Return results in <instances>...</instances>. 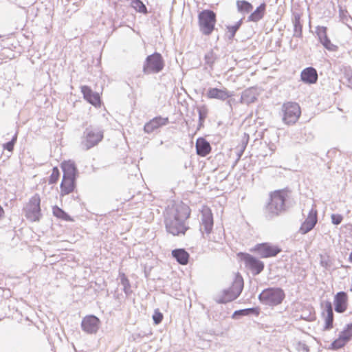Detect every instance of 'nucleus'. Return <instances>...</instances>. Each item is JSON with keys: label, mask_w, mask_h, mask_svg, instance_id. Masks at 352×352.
<instances>
[{"label": "nucleus", "mask_w": 352, "mask_h": 352, "mask_svg": "<svg viewBox=\"0 0 352 352\" xmlns=\"http://www.w3.org/2000/svg\"><path fill=\"white\" fill-rule=\"evenodd\" d=\"M191 214L190 208L182 201L168 206L164 213V225L168 233L173 236L185 235L189 227L187 220Z\"/></svg>", "instance_id": "obj_1"}, {"label": "nucleus", "mask_w": 352, "mask_h": 352, "mask_svg": "<svg viewBox=\"0 0 352 352\" xmlns=\"http://www.w3.org/2000/svg\"><path fill=\"white\" fill-rule=\"evenodd\" d=\"M60 167L63 176L60 185V195L64 197L73 192L76 188L77 169L74 163L70 160L62 162Z\"/></svg>", "instance_id": "obj_2"}, {"label": "nucleus", "mask_w": 352, "mask_h": 352, "mask_svg": "<svg viewBox=\"0 0 352 352\" xmlns=\"http://www.w3.org/2000/svg\"><path fill=\"white\" fill-rule=\"evenodd\" d=\"M288 189H280L270 194V201L266 206V212L270 216H277L285 210V201L289 197Z\"/></svg>", "instance_id": "obj_3"}, {"label": "nucleus", "mask_w": 352, "mask_h": 352, "mask_svg": "<svg viewBox=\"0 0 352 352\" xmlns=\"http://www.w3.org/2000/svg\"><path fill=\"white\" fill-rule=\"evenodd\" d=\"M214 217L212 210L208 206H203L200 210L199 231L203 238L212 241L211 234L213 230Z\"/></svg>", "instance_id": "obj_4"}, {"label": "nucleus", "mask_w": 352, "mask_h": 352, "mask_svg": "<svg viewBox=\"0 0 352 352\" xmlns=\"http://www.w3.org/2000/svg\"><path fill=\"white\" fill-rule=\"evenodd\" d=\"M217 14L211 10H204L198 14V25L201 34L210 36L215 30Z\"/></svg>", "instance_id": "obj_5"}, {"label": "nucleus", "mask_w": 352, "mask_h": 352, "mask_svg": "<svg viewBox=\"0 0 352 352\" xmlns=\"http://www.w3.org/2000/svg\"><path fill=\"white\" fill-rule=\"evenodd\" d=\"M243 288V279L239 274H236L234 278L232 285L225 289L219 296L217 301L219 303H227L231 302L241 294Z\"/></svg>", "instance_id": "obj_6"}, {"label": "nucleus", "mask_w": 352, "mask_h": 352, "mask_svg": "<svg viewBox=\"0 0 352 352\" xmlns=\"http://www.w3.org/2000/svg\"><path fill=\"white\" fill-rule=\"evenodd\" d=\"M285 298L284 291L277 287L265 289L258 296L262 303L272 307L281 304Z\"/></svg>", "instance_id": "obj_7"}, {"label": "nucleus", "mask_w": 352, "mask_h": 352, "mask_svg": "<svg viewBox=\"0 0 352 352\" xmlns=\"http://www.w3.org/2000/svg\"><path fill=\"white\" fill-rule=\"evenodd\" d=\"M281 111L283 122L287 125L296 124L301 116L300 107L295 102H284Z\"/></svg>", "instance_id": "obj_8"}, {"label": "nucleus", "mask_w": 352, "mask_h": 352, "mask_svg": "<svg viewBox=\"0 0 352 352\" xmlns=\"http://www.w3.org/2000/svg\"><path fill=\"white\" fill-rule=\"evenodd\" d=\"M27 219L31 221H38L41 217V197L36 194L32 196L24 208Z\"/></svg>", "instance_id": "obj_9"}, {"label": "nucleus", "mask_w": 352, "mask_h": 352, "mask_svg": "<svg viewBox=\"0 0 352 352\" xmlns=\"http://www.w3.org/2000/svg\"><path fill=\"white\" fill-rule=\"evenodd\" d=\"M164 67V62L162 55L155 52L146 57L143 66V72L145 74L158 73Z\"/></svg>", "instance_id": "obj_10"}, {"label": "nucleus", "mask_w": 352, "mask_h": 352, "mask_svg": "<svg viewBox=\"0 0 352 352\" xmlns=\"http://www.w3.org/2000/svg\"><path fill=\"white\" fill-rule=\"evenodd\" d=\"M102 138V131L98 129H87L85 132L82 145L85 149H89L101 142Z\"/></svg>", "instance_id": "obj_11"}, {"label": "nucleus", "mask_w": 352, "mask_h": 352, "mask_svg": "<svg viewBox=\"0 0 352 352\" xmlns=\"http://www.w3.org/2000/svg\"><path fill=\"white\" fill-rule=\"evenodd\" d=\"M242 261L247 268L252 271L254 274H258L263 268V263L256 258L248 254H241Z\"/></svg>", "instance_id": "obj_12"}, {"label": "nucleus", "mask_w": 352, "mask_h": 352, "mask_svg": "<svg viewBox=\"0 0 352 352\" xmlns=\"http://www.w3.org/2000/svg\"><path fill=\"white\" fill-rule=\"evenodd\" d=\"M255 250L262 258L273 257L281 252V249L278 246L267 243L257 245Z\"/></svg>", "instance_id": "obj_13"}, {"label": "nucleus", "mask_w": 352, "mask_h": 352, "mask_svg": "<svg viewBox=\"0 0 352 352\" xmlns=\"http://www.w3.org/2000/svg\"><path fill=\"white\" fill-rule=\"evenodd\" d=\"M100 320L93 315L85 316L81 322L82 330L88 333H96L99 327Z\"/></svg>", "instance_id": "obj_14"}, {"label": "nucleus", "mask_w": 352, "mask_h": 352, "mask_svg": "<svg viewBox=\"0 0 352 352\" xmlns=\"http://www.w3.org/2000/svg\"><path fill=\"white\" fill-rule=\"evenodd\" d=\"M351 338L352 329L348 326L340 333L338 338L331 343V349L338 350L343 347Z\"/></svg>", "instance_id": "obj_15"}, {"label": "nucleus", "mask_w": 352, "mask_h": 352, "mask_svg": "<svg viewBox=\"0 0 352 352\" xmlns=\"http://www.w3.org/2000/svg\"><path fill=\"white\" fill-rule=\"evenodd\" d=\"M80 89L84 98L88 102L96 107H100L101 106V99L98 93L94 92L89 87L86 85L82 86Z\"/></svg>", "instance_id": "obj_16"}, {"label": "nucleus", "mask_w": 352, "mask_h": 352, "mask_svg": "<svg viewBox=\"0 0 352 352\" xmlns=\"http://www.w3.org/2000/svg\"><path fill=\"white\" fill-rule=\"evenodd\" d=\"M318 221V217H317V211L316 210H311L307 217V219L305 220V221L302 223L299 232L302 234H305L306 233L311 231Z\"/></svg>", "instance_id": "obj_17"}, {"label": "nucleus", "mask_w": 352, "mask_h": 352, "mask_svg": "<svg viewBox=\"0 0 352 352\" xmlns=\"http://www.w3.org/2000/svg\"><path fill=\"white\" fill-rule=\"evenodd\" d=\"M335 310L338 313L344 312L348 307V295L344 292L337 293L333 299Z\"/></svg>", "instance_id": "obj_18"}, {"label": "nucleus", "mask_w": 352, "mask_h": 352, "mask_svg": "<svg viewBox=\"0 0 352 352\" xmlns=\"http://www.w3.org/2000/svg\"><path fill=\"white\" fill-rule=\"evenodd\" d=\"M209 99L226 100L232 96V94L226 89L210 88L206 94Z\"/></svg>", "instance_id": "obj_19"}, {"label": "nucleus", "mask_w": 352, "mask_h": 352, "mask_svg": "<svg viewBox=\"0 0 352 352\" xmlns=\"http://www.w3.org/2000/svg\"><path fill=\"white\" fill-rule=\"evenodd\" d=\"M168 122V118L157 116L146 122L144 126V130L146 133H151L160 127L166 125Z\"/></svg>", "instance_id": "obj_20"}, {"label": "nucleus", "mask_w": 352, "mask_h": 352, "mask_svg": "<svg viewBox=\"0 0 352 352\" xmlns=\"http://www.w3.org/2000/svg\"><path fill=\"white\" fill-rule=\"evenodd\" d=\"M195 147L197 154L201 157H206L212 151L210 143L204 138H199L197 140Z\"/></svg>", "instance_id": "obj_21"}, {"label": "nucleus", "mask_w": 352, "mask_h": 352, "mask_svg": "<svg viewBox=\"0 0 352 352\" xmlns=\"http://www.w3.org/2000/svg\"><path fill=\"white\" fill-rule=\"evenodd\" d=\"M258 96V92L256 88L250 87L244 90L241 94L240 101L241 103L250 104L254 103Z\"/></svg>", "instance_id": "obj_22"}, {"label": "nucleus", "mask_w": 352, "mask_h": 352, "mask_svg": "<svg viewBox=\"0 0 352 352\" xmlns=\"http://www.w3.org/2000/svg\"><path fill=\"white\" fill-rule=\"evenodd\" d=\"M300 78L304 82L313 84L318 80V74L314 68L307 67L302 71Z\"/></svg>", "instance_id": "obj_23"}, {"label": "nucleus", "mask_w": 352, "mask_h": 352, "mask_svg": "<svg viewBox=\"0 0 352 352\" xmlns=\"http://www.w3.org/2000/svg\"><path fill=\"white\" fill-rule=\"evenodd\" d=\"M171 254L180 265H186L188 263L190 254L184 249L179 248L173 250Z\"/></svg>", "instance_id": "obj_24"}, {"label": "nucleus", "mask_w": 352, "mask_h": 352, "mask_svg": "<svg viewBox=\"0 0 352 352\" xmlns=\"http://www.w3.org/2000/svg\"><path fill=\"white\" fill-rule=\"evenodd\" d=\"M266 10L265 3H261L248 16L249 21L257 22L262 19Z\"/></svg>", "instance_id": "obj_25"}, {"label": "nucleus", "mask_w": 352, "mask_h": 352, "mask_svg": "<svg viewBox=\"0 0 352 352\" xmlns=\"http://www.w3.org/2000/svg\"><path fill=\"white\" fill-rule=\"evenodd\" d=\"M327 316L324 318V330H329L333 328V312L331 302L326 305Z\"/></svg>", "instance_id": "obj_26"}, {"label": "nucleus", "mask_w": 352, "mask_h": 352, "mask_svg": "<svg viewBox=\"0 0 352 352\" xmlns=\"http://www.w3.org/2000/svg\"><path fill=\"white\" fill-rule=\"evenodd\" d=\"M236 6L237 11L241 14L250 13L253 8L252 5L245 0L236 1Z\"/></svg>", "instance_id": "obj_27"}, {"label": "nucleus", "mask_w": 352, "mask_h": 352, "mask_svg": "<svg viewBox=\"0 0 352 352\" xmlns=\"http://www.w3.org/2000/svg\"><path fill=\"white\" fill-rule=\"evenodd\" d=\"M53 214L58 219L65 221H74V219L72 218L67 213L62 210L58 206H54L52 208Z\"/></svg>", "instance_id": "obj_28"}, {"label": "nucleus", "mask_w": 352, "mask_h": 352, "mask_svg": "<svg viewBox=\"0 0 352 352\" xmlns=\"http://www.w3.org/2000/svg\"><path fill=\"white\" fill-rule=\"evenodd\" d=\"M131 6L137 12L142 13L147 12L146 7L140 0H133Z\"/></svg>", "instance_id": "obj_29"}, {"label": "nucleus", "mask_w": 352, "mask_h": 352, "mask_svg": "<svg viewBox=\"0 0 352 352\" xmlns=\"http://www.w3.org/2000/svg\"><path fill=\"white\" fill-rule=\"evenodd\" d=\"M60 177V172L57 167H54L52 168V173L50 175L48 183L50 184H56Z\"/></svg>", "instance_id": "obj_30"}, {"label": "nucleus", "mask_w": 352, "mask_h": 352, "mask_svg": "<svg viewBox=\"0 0 352 352\" xmlns=\"http://www.w3.org/2000/svg\"><path fill=\"white\" fill-rule=\"evenodd\" d=\"M320 43L329 51L336 52L338 50V46L333 44L329 37L322 39Z\"/></svg>", "instance_id": "obj_31"}, {"label": "nucleus", "mask_w": 352, "mask_h": 352, "mask_svg": "<svg viewBox=\"0 0 352 352\" xmlns=\"http://www.w3.org/2000/svg\"><path fill=\"white\" fill-rule=\"evenodd\" d=\"M241 25V21H240L237 22L234 25H231V26H228L227 27L228 32L230 34V38H234V36H235L236 32H237V30L240 28Z\"/></svg>", "instance_id": "obj_32"}, {"label": "nucleus", "mask_w": 352, "mask_h": 352, "mask_svg": "<svg viewBox=\"0 0 352 352\" xmlns=\"http://www.w3.org/2000/svg\"><path fill=\"white\" fill-rule=\"evenodd\" d=\"M317 34L319 37L320 41L327 38V28L326 27H318L317 28Z\"/></svg>", "instance_id": "obj_33"}, {"label": "nucleus", "mask_w": 352, "mask_h": 352, "mask_svg": "<svg viewBox=\"0 0 352 352\" xmlns=\"http://www.w3.org/2000/svg\"><path fill=\"white\" fill-rule=\"evenodd\" d=\"M164 318L163 314L158 310L156 309L153 315V319L155 324H160Z\"/></svg>", "instance_id": "obj_34"}, {"label": "nucleus", "mask_w": 352, "mask_h": 352, "mask_svg": "<svg viewBox=\"0 0 352 352\" xmlns=\"http://www.w3.org/2000/svg\"><path fill=\"white\" fill-rule=\"evenodd\" d=\"M254 312V309H245L238 310L234 312L232 318H234L236 316H245Z\"/></svg>", "instance_id": "obj_35"}, {"label": "nucleus", "mask_w": 352, "mask_h": 352, "mask_svg": "<svg viewBox=\"0 0 352 352\" xmlns=\"http://www.w3.org/2000/svg\"><path fill=\"white\" fill-rule=\"evenodd\" d=\"M331 219L333 224L338 225L342 221L343 217L339 214H332Z\"/></svg>", "instance_id": "obj_36"}, {"label": "nucleus", "mask_w": 352, "mask_h": 352, "mask_svg": "<svg viewBox=\"0 0 352 352\" xmlns=\"http://www.w3.org/2000/svg\"><path fill=\"white\" fill-rule=\"evenodd\" d=\"M16 140V138L15 137L10 142H8L6 144H3V148L10 152L12 151L14 149V146Z\"/></svg>", "instance_id": "obj_37"}, {"label": "nucleus", "mask_w": 352, "mask_h": 352, "mask_svg": "<svg viewBox=\"0 0 352 352\" xmlns=\"http://www.w3.org/2000/svg\"><path fill=\"white\" fill-rule=\"evenodd\" d=\"M205 59H206V61L207 64H208V65L213 64V63L214 61V56L213 52H210V53L206 54L205 56Z\"/></svg>", "instance_id": "obj_38"}, {"label": "nucleus", "mask_w": 352, "mask_h": 352, "mask_svg": "<svg viewBox=\"0 0 352 352\" xmlns=\"http://www.w3.org/2000/svg\"><path fill=\"white\" fill-rule=\"evenodd\" d=\"M206 112H203L202 111H199V122H200L201 125L203 124L204 120L206 118Z\"/></svg>", "instance_id": "obj_39"}, {"label": "nucleus", "mask_w": 352, "mask_h": 352, "mask_svg": "<svg viewBox=\"0 0 352 352\" xmlns=\"http://www.w3.org/2000/svg\"><path fill=\"white\" fill-rule=\"evenodd\" d=\"M4 213L5 212L3 208H2V206H0V219L3 217Z\"/></svg>", "instance_id": "obj_40"}, {"label": "nucleus", "mask_w": 352, "mask_h": 352, "mask_svg": "<svg viewBox=\"0 0 352 352\" xmlns=\"http://www.w3.org/2000/svg\"><path fill=\"white\" fill-rule=\"evenodd\" d=\"M349 261L352 263V252L349 254Z\"/></svg>", "instance_id": "obj_41"}, {"label": "nucleus", "mask_w": 352, "mask_h": 352, "mask_svg": "<svg viewBox=\"0 0 352 352\" xmlns=\"http://www.w3.org/2000/svg\"><path fill=\"white\" fill-rule=\"evenodd\" d=\"M124 280H125V281H126V283H129V280H128V279H126V278H124Z\"/></svg>", "instance_id": "obj_42"}]
</instances>
